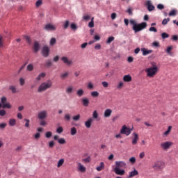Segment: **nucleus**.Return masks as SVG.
<instances>
[{"mask_svg": "<svg viewBox=\"0 0 178 178\" xmlns=\"http://www.w3.org/2000/svg\"><path fill=\"white\" fill-rule=\"evenodd\" d=\"M115 167L114 168V172L115 175H118L120 176H123L125 173V170L122 169L126 168L127 166V163L124 161H117L115 162Z\"/></svg>", "mask_w": 178, "mask_h": 178, "instance_id": "obj_1", "label": "nucleus"}, {"mask_svg": "<svg viewBox=\"0 0 178 178\" xmlns=\"http://www.w3.org/2000/svg\"><path fill=\"white\" fill-rule=\"evenodd\" d=\"M130 24L133 26V30L134 33H138V31H141V30H144V29H147V22H142L140 24H137V22L134 19H130Z\"/></svg>", "mask_w": 178, "mask_h": 178, "instance_id": "obj_2", "label": "nucleus"}, {"mask_svg": "<svg viewBox=\"0 0 178 178\" xmlns=\"http://www.w3.org/2000/svg\"><path fill=\"white\" fill-rule=\"evenodd\" d=\"M52 87V81L42 82L38 88V92H44Z\"/></svg>", "mask_w": 178, "mask_h": 178, "instance_id": "obj_3", "label": "nucleus"}, {"mask_svg": "<svg viewBox=\"0 0 178 178\" xmlns=\"http://www.w3.org/2000/svg\"><path fill=\"white\" fill-rule=\"evenodd\" d=\"M147 72V77H154L158 73V67H149L145 70Z\"/></svg>", "mask_w": 178, "mask_h": 178, "instance_id": "obj_4", "label": "nucleus"}, {"mask_svg": "<svg viewBox=\"0 0 178 178\" xmlns=\"http://www.w3.org/2000/svg\"><path fill=\"white\" fill-rule=\"evenodd\" d=\"M173 145V143L172 141H165L161 142L160 143V147L163 151H168V149H170V147Z\"/></svg>", "mask_w": 178, "mask_h": 178, "instance_id": "obj_5", "label": "nucleus"}, {"mask_svg": "<svg viewBox=\"0 0 178 178\" xmlns=\"http://www.w3.org/2000/svg\"><path fill=\"white\" fill-rule=\"evenodd\" d=\"M133 131V127L129 128L126 125H123L120 129V134H124V136H130Z\"/></svg>", "mask_w": 178, "mask_h": 178, "instance_id": "obj_6", "label": "nucleus"}, {"mask_svg": "<svg viewBox=\"0 0 178 178\" xmlns=\"http://www.w3.org/2000/svg\"><path fill=\"white\" fill-rule=\"evenodd\" d=\"M48 118V111L47 110H42L38 113V118L39 120H44Z\"/></svg>", "mask_w": 178, "mask_h": 178, "instance_id": "obj_7", "label": "nucleus"}, {"mask_svg": "<svg viewBox=\"0 0 178 178\" xmlns=\"http://www.w3.org/2000/svg\"><path fill=\"white\" fill-rule=\"evenodd\" d=\"M163 168H165V163L161 161L155 162L152 165V168L155 170H159V169H163Z\"/></svg>", "mask_w": 178, "mask_h": 178, "instance_id": "obj_8", "label": "nucleus"}, {"mask_svg": "<svg viewBox=\"0 0 178 178\" xmlns=\"http://www.w3.org/2000/svg\"><path fill=\"white\" fill-rule=\"evenodd\" d=\"M51 52V49H49V47L48 46H44L42 48V55L44 56V58H48L49 56V53Z\"/></svg>", "mask_w": 178, "mask_h": 178, "instance_id": "obj_9", "label": "nucleus"}, {"mask_svg": "<svg viewBox=\"0 0 178 178\" xmlns=\"http://www.w3.org/2000/svg\"><path fill=\"white\" fill-rule=\"evenodd\" d=\"M44 30L47 31H55V30H56V26L52 24H47L44 26Z\"/></svg>", "mask_w": 178, "mask_h": 178, "instance_id": "obj_10", "label": "nucleus"}, {"mask_svg": "<svg viewBox=\"0 0 178 178\" xmlns=\"http://www.w3.org/2000/svg\"><path fill=\"white\" fill-rule=\"evenodd\" d=\"M145 5L147 6V10L149 12H152V10H155V6L152 5V3H151V1H145Z\"/></svg>", "mask_w": 178, "mask_h": 178, "instance_id": "obj_11", "label": "nucleus"}, {"mask_svg": "<svg viewBox=\"0 0 178 178\" xmlns=\"http://www.w3.org/2000/svg\"><path fill=\"white\" fill-rule=\"evenodd\" d=\"M61 60L65 63V65H67V66H72L73 65V61L70 59H68L67 57H62Z\"/></svg>", "mask_w": 178, "mask_h": 178, "instance_id": "obj_12", "label": "nucleus"}, {"mask_svg": "<svg viewBox=\"0 0 178 178\" xmlns=\"http://www.w3.org/2000/svg\"><path fill=\"white\" fill-rule=\"evenodd\" d=\"M77 169L81 173H84L86 170V166L80 162L77 163Z\"/></svg>", "mask_w": 178, "mask_h": 178, "instance_id": "obj_13", "label": "nucleus"}, {"mask_svg": "<svg viewBox=\"0 0 178 178\" xmlns=\"http://www.w3.org/2000/svg\"><path fill=\"white\" fill-rule=\"evenodd\" d=\"M132 136H134V138H132L131 143L133 145H137V143L138 141V134L136 132H134L132 134Z\"/></svg>", "mask_w": 178, "mask_h": 178, "instance_id": "obj_14", "label": "nucleus"}, {"mask_svg": "<svg viewBox=\"0 0 178 178\" xmlns=\"http://www.w3.org/2000/svg\"><path fill=\"white\" fill-rule=\"evenodd\" d=\"M70 75V73L67 71H65V72L60 74V79L61 80H66V79H67Z\"/></svg>", "mask_w": 178, "mask_h": 178, "instance_id": "obj_15", "label": "nucleus"}, {"mask_svg": "<svg viewBox=\"0 0 178 178\" xmlns=\"http://www.w3.org/2000/svg\"><path fill=\"white\" fill-rule=\"evenodd\" d=\"M94 122V119L90 118L88 119L87 121L85 122V127L86 129H90L91 127V124H92V122Z\"/></svg>", "mask_w": 178, "mask_h": 178, "instance_id": "obj_16", "label": "nucleus"}, {"mask_svg": "<svg viewBox=\"0 0 178 178\" xmlns=\"http://www.w3.org/2000/svg\"><path fill=\"white\" fill-rule=\"evenodd\" d=\"M134 176H138V171L136 170V168L134 169V170L129 172V178L134 177Z\"/></svg>", "mask_w": 178, "mask_h": 178, "instance_id": "obj_17", "label": "nucleus"}, {"mask_svg": "<svg viewBox=\"0 0 178 178\" xmlns=\"http://www.w3.org/2000/svg\"><path fill=\"white\" fill-rule=\"evenodd\" d=\"M173 46H168L165 50V52L168 54V55H170V56H173Z\"/></svg>", "mask_w": 178, "mask_h": 178, "instance_id": "obj_18", "label": "nucleus"}, {"mask_svg": "<svg viewBox=\"0 0 178 178\" xmlns=\"http://www.w3.org/2000/svg\"><path fill=\"white\" fill-rule=\"evenodd\" d=\"M111 115H112V109L107 108L104 111V118H111Z\"/></svg>", "mask_w": 178, "mask_h": 178, "instance_id": "obj_19", "label": "nucleus"}, {"mask_svg": "<svg viewBox=\"0 0 178 178\" xmlns=\"http://www.w3.org/2000/svg\"><path fill=\"white\" fill-rule=\"evenodd\" d=\"M141 51L143 52V56H147V55H149V54H152V50H148L145 48L141 49Z\"/></svg>", "mask_w": 178, "mask_h": 178, "instance_id": "obj_20", "label": "nucleus"}, {"mask_svg": "<svg viewBox=\"0 0 178 178\" xmlns=\"http://www.w3.org/2000/svg\"><path fill=\"white\" fill-rule=\"evenodd\" d=\"M74 90V88H73L72 86H70L66 88L65 92L66 94H72L73 93Z\"/></svg>", "mask_w": 178, "mask_h": 178, "instance_id": "obj_21", "label": "nucleus"}, {"mask_svg": "<svg viewBox=\"0 0 178 178\" xmlns=\"http://www.w3.org/2000/svg\"><path fill=\"white\" fill-rule=\"evenodd\" d=\"M170 131H172V126L168 127V130L163 134V137H168L170 134Z\"/></svg>", "mask_w": 178, "mask_h": 178, "instance_id": "obj_22", "label": "nucleus"}, {"mask_svg": "<svg viewBox=\"0 0 178 178\" xmlns=\"http://www.w3.org/2000/svg\"><path fill=\"white\" fill-rule=\"evenodd\" d=\"M77 97H83L84 95V90L83 88H79L76 90Z\"/></svg>", "mask_w": 178, "mask_h": 178, "instance_id": "obj_23", "label": "nucleus"}, {"mask_svg": "<svg viewBox=\"0 0 178 178\" xmlns=\"http://www.w3.org/2000/svg\"><path fill=\"white\" fill-rule=\"evenodd\" d=\"M104 169H105V163H104V162H101L100 165L96 168L97 172H101V170H104Z\"/></svg>", "mask_w": 178, "mask_h": 178, "instance_id": "obj_24", "label": "nucleus"}, {"mask_svg": "<svg viewBox=\"0 0 178 178\" xmlns=\"http://www.w3.org/2000/svg\"><path fill=\"white\" fill-rule=\"evenodd\" d=\"M123 81H125V83H130V81H131V76L130 75L124 76Z\"/></svg>", "mask_w": 178, "mask_h": 178, "instance_id": "obj_25", "label": "nucleus"}, {"mask_svg": "<svg viewBox=\"0 0 178 178\" xmlns=\"http://www.w3.org/2000/svg\"><path fill=\"white\" fill-rule=\"evenodd\" d=\"M8 124L12 127H13V126H16V120L15 118H10L8 120Z\"/></svg>", "mask_w": 178, "mask_h": 178, "instance_id": "obj_26", "label": "nucleus"}, {"mask_svg": "<svg viewBox=\"0 0 178 178\" xmlns=\"http://www.w3.org/2000/svg\"><path fill=\"white\" fill-rule=\"evenodd\" d=\"M89 104H90V100H88V99L87 98L82 99V105L83 106H88Z\"/></svg>", "mask_w": 178, "mask_h": 178, "instance_id": "obj_27", "label": "nucleus"}, {"mask_svg": "<svg viewBox=\"0 0 178 178\" xmlns=\"http://www.w3.org/2000/svg\"><path fill=\"white\" fill-rule=\"evenodd\" d=\"M63 163H65V159H59L57 163V168H61V166H63Z\"/></svg>", "mask_w": 178, "mask_h": 178, "instance_id": "obj_28", "label": "nucleus"}, {"mask_svg": "<svg viewBox=\"0 0 178 178\" xmlns=\"http://www.w3.org/2000/svg\"><path fill=\"white\" fill-rule=\"evenodd\" d=\"M44 77H45V73L42 72L35 78V80L40 81L41 79H44Z\"/></svg>", "mask_w": 178, "mask_h": 178, "instance_id": "obj_29", "label": "nucleus"}, {"mask_svg": "<svg viewBox=\"0 0 178 178\" xmlns=\"http://www.w3.org/2000/svg\"><path fill=\"white\" fill-rule=\"evenodd\" d=\"M26 70L28 72H33L34 70V65H33L32 63L29 64L26 66Z\"/></svg>", "mask_w": 178, "mask_h": 178, "instance_id": "obj_30", "label": "nucleus"}, {"mask_svg": "<svg viewBox=\"0 0 178 178\" xmlns=\"http://www.w3.org/2000/svg\"><path fill=\"white\" fill-rule=\"evenodd\" d=\"M2 108L3 109H10V108H12V104H10V103H9V102H7V103L3 104Z\"/></svg>", "mask_w": 178, "mask_h": 178, "instance_id": "obj_31", "label": "nucleus"}, {"mask_svg": "<svg viewBox=\"0 0 178 178\" xmlns=\"http://www.w3.org/2000/svg\"><path fill=\"white\" fill-rule=\"evenodd\" d=\"M72 118V115L70 113H66L64 115V119L67 122H70V119Z\"/></svg>", "mask_w": 178, "mask_h": 178, "instance_id": "obj_32", "label": "nucleus"}, {"mask_svg": "<svg viewBox=\"0 0 178 178\" xmlns=\"http://www.w3.org/2000/svg\"><path fill=\"white\" fill-rule=\"evenodd\" d=\"M91 97H93V98H95L97 97H99V92L98 91H92L90 92Z\"/></svg>", "mask_w": 178, "mask_h": 178, "instance_id": "obj_33", "label": "nucleus"}, {"mask_svg": "<svg viewBox=\"0 0 178 178\" xmlns=\"http://www.w3.org/2000/svg\"><path fill=\"white\" fill-rule=\"evenodd\" d=\"M19 86H23L24 84H26V79L23 77H20L19 79Z\"/></svg>", "mask_w": 178, "mask_h": 178, "instance_id": "obj_34", "label": "nucleus"}, {"mask_svg": "<svg viewBox=\"0 0 178 178\" xmlns=\"http://www.w3.org/2000/svg\"><path fill=\"white\" fill-rule=\"evenodd\" d=\"M1 104L3 105H5V104H6L8 102V98H6V97H2L1 98Z\"/></svg>", "mask_w": 178, "mask_h": 178, "instance_id": "obj_35", "label": "nucleus"}, {"mask_svg": "<svg viewBox=\"0 0 178 178\" xmlns=\"http://www.w3.org/2000/svg\"><path fill=\"white\" fill-rule=\"evenodd\" d=\"M87 88H88V90H94L95 86L92 82H88Z\"/></svg>", "mask_w": 178, "mask_h": 178, "instance_id": "obj_36", "label": "nucleus"}, {"mask_svg": "<svg viewBox=\"0 0 178 178\" xmlns=\"http://www.w3.org/2000/svg\"><path fill=\"white\" fill-rule=\"evenodd\" d=\"M9 90L10 91H12L13 94H15V92H16V86H9Z\"/></svg>", "mask_w": 178, "mask_h": 178, "instance_id": "obj_37", "label": "nucleus"}, {"mask_svg": "<svg viewBox=\"0 0 178 178\" xmlns=\"http://www.w3.org/2000/svg\"><path fill=\"white\" fill-rule=\"evenodd\" d=\"M24 38L25 40V41H26L28 42V44H31V38H30V36H27V35H24Z\"/></svg>", "mask_w": 178, "mask_h": 178, "instance_id": "obj_38", "label": "nucleus"}, {"mask_svg": "<svg viewBox=\"0 0 178 178\" xmlns=\"http://www.w3.org/2000/svg\"><path fill=\"white\" fill-rule=\"evenodd\" d=\"M176 15H177V10L175 9L169 13V16H176Z\"/></svg>", "mask_w": 178, "mask_h": 178, "instance_id": "obj_39", "label": "nucleus"}, {"mask_svg": "<svg viewBox=\"0 0 178 178\" xmlns=\"http://www.w3.org/2000/svg\"><path fill=\"white\" fill-rule=\"evenodd\" d=\"M76 133H77V129H76V127L71 128V136H76Z\"/></svg>", "mask_w": 178, "mask_h": 178, "instance_id": "obj_40", "label": "nucleus"}, {"mask_svg": "<svg viewBox=\"0 0 178 178\" xmlns=\"http://www.w3.org/2000/svg\"><path fill=\"white\" fill-rule=\"evenodd\" d=\"M80 118H81V115L80 114H78L76 115H74L72 119L74 122H77V120H80Z\"/></svg>", "mask_w": 178, "mask_h": 178, "instance_id": "obj_41", "label": "nucleus"}, {"mask_svg": "<svg viewBox=\"0 0 178 178\" xmlns=\"http://www.w3.org/2000/svg\"><path fill=\"white\" fill-rule=\"evenodd\" d=\"M82 162H84L85 163H88L91 162V158L87 157V158L83 159Z\"/></svg>", "mask_w": 178, "mask_h": 178, "instance_id": "obj_42", "label": "nucleus"}, {"mask_svg": "<svg viewBox=\"0 0 178 178\" xmlns=\"http://www.w3.org/2000/svg\"><path fill=\"white\" fill-rule=\"evenodd\" d=\"M24 120V122H26L25 127H27V128L30 127V120L25 118Z\"/></svg>", "mask_w": 178, "mask_h": 178, "instance_id": "obj_43", "label": "nucleus"}, {"mask_svg": "<svg viewBox=\"0 0 178 178\" xmlns=\"http://www.w3.org/2000/svg\"><path fill=\"white\" fill-rule=\"evenodd\" d=\"M56 133H58V134H60V133H63V127H58L56 129Z\"/></svg>", "mask_w": 178, "mask_h": 178, "instance_id": "obj_44", "label": "nucleus"}, {"mask_svg": "<svg viewBox=\"0 0 178 178\" xmlns=\"http://www.w3.org/2000/svg\"><path fill=\"white\" fill-rule=\"evenodd\" d=\"M170 22V18H165L163 21H162V24H163V26L168 24V22Z\"/></svg>", "mask_w": 178, "mask_h": 178, "instance_id": "obj_45", "label": "nucleus"}, {"mask_svg": "<svg viewBox=\"0 0 178 178\" xmlns=\"http://www.w3.org/2000/svg\"><path fill=\"white\" fill-rule=\"evenodd\" d=\"M92 118L93 119H98V112L97 111V110L93 111Z\"/></svg>", "mask_w": 178, "mask_h": 178, "instance_id": "obj_46", "label": "nucleus"}, {"mask_svg": "<svg viewBox=\"0 0 178 178\" xmlns=\"http://www.w3.org/2000/svg\"><path fill=\"white\" fill-rule=\"evenodd\" d=\"M45 137L47 138H51V137H52V132H51V131L46 132Z\"/></svg>", "mask_w": 178, "mask_h": 178, "instance_id": "obj_47", "label": "nucleus"}, {"mask_svg": "<svg viewBox=\"0 0 178 178\" xmlns=\"http://www.w3.org/2000/svg\"><path fill=\"white\" fill-rule=\"evenodd\" d=\"M127 13L129 14L130 16H133V9L131 8H129L127 10Z\"/></svg>", "mask_w": 178, "mask_h": 178, "instance_id": "obj_48", "label": "nucleus"}, {"mask_svg": "<svg viewBox=\"0 0 178 178\" xmlns=\"http://www.w3.org/2000/svg\"><path fill=\"white\" fill-rule=\"evenodd\" d=\"M42 5V0H38V1H36L35 3V6L37 8H40V6Z\"/></svg>", "mask_w": 178, "mask_h": 178, "instance_id": "obj_49", "label": "nucleus"}, {"mask_svg": "<svg viewBox=\"0 0 178 178\" xmlns=\"http://www.w3.org/2000/svg\"><path fill=\"white\" fill-rule=\"evenodd\" d=\"M115 38L113 36L109 37L107 40V44H111L112 41H114Z\"/></svg>", "mask_w": 178, "mask_h": 178, "instance_id": "obj_50", "label": "nucleus"}, {"mask_svg": "<svg viewBox=\"0 0 178 178\" xmlns=\"http://www.w3.org/2000/svg\"><path fill=\"white\" fill-rule=\"evenodd\" d=\"M56 44V39L55 38H52L50 40V45H54Z\"/></svg>", "mask_w": 178, "mask_h": 178, "instance_id": "obj_51", "label": "nucleus"}, {"mask_svg": "<svg viewBox=\"0 0 178 178\" xmlns=\"http://www.w3.org/2000/svg\"><path fill=\"white\" fill-rule=\"evenodd\" d=\"M47 124H48V123H47L46 121L44 120H41L40 122V126H47Z\"/></svg>", "mask_w": 178, "mask_h": 178, "instance_id": "obj_52", "label": "nucleus"}, {"mask_svg": "<svg viewBox=\"0 0 178 178\" xmlns=\"http://www.w3.org/2000/svg\"><path fill=\"white\" fill-rule=\"evenodd\" d=\"M58 143L59 144H66V140L65 138H61L60 140H58Z\"/></svg>", "mask_w": 178, "mask_h": 178, "instance_id": "obj_53", "label": "nucleus"}, {"mask_svg": "<svg viewBox=\"0 0 178 178\" xmlns=\"http://www.w3.org/2000/svg\"><path fill=\"white\" fill-rule=\"evenodd\" d=\"M122 87H123V82L122 81H120L118 83V84L117 85L118 90H120V88H122Z\"/></svg>", "mask_w": 178, "mask_h": 178, "instance_id": "obj_54", "label": "nucleus"}, {"mask_svg": "<svg viewBox=\"0 0 178 178\" xmlns=\"http://www.w3.org/2000/svg\"><path fill=\"white\" fill-rule=\"evenodd\" d=\"M34 52H38L40 51V45H35L33 47Z\"/></svg>", "mask_w": 178, "mask_h": 178, "instance_id": "obj_55", "label": "nucleus"}, {"mask_svg": "<svg viewBox=\"0 0 178 178\" xmlns=\"http://www.w3.org/2000/svg\"><path fill=\"white\" fill-rule=\"evenodd\" d=\"M102 86H103L104 88H107V87L109 86V83H108L106 81H103L102 82Z\"/></svg>", "mask_w": 178, "mask_h": 178, "instance_id": "obj_56", "label": "nucleus"}, {"mask_svg": "<svg viewBox=\"0 0 178 178\" xmlns=\"http://www.w3.org/2000/svg\"><path fill=\"white\" fill-rule=\"evenodd\" d=\"M52 65V61L51 60H47L46 61V66H48L49 67Z\"/></svg>", "mask_w": 178, "mask_h": 178, "instance_id": "obj_57", "label": "nucleus"}, {"mask_svg": "<svg viewBox=\"0 0 178 178\" xmlns=\"http://www.w3.org/2000/svg\"><path fill=\"white\" fill-rule=\"evenodd\" d=\"M161 37L162 38L165 39V38H169V34L166 33H163L161 34Z\"/></svg>", "mask_w": 178, "mask_h": 178, "instance_id": "obj_58", "label": "nucleus"}, {"mask_svg": "<svg viewBox=\"0 0 178 178\" xmlns=\"http://www.w3.org/2000/svg\"><path fill=\"white\" fill-rule=\"evenodd\" d=\"M149 31H153L154 33H156L158 30L156 29V28L152 26L149 28Z\"/></svg>", "mask_w": 178, "mask_h": 178, "instance_id": "obj_59", "label": "nucleus"}, {"mask_svg": "<svg viewBox=\"0 0 178 178\" xmlns=\"http://www.w3.org/2000/svg\"><path fill=\"white\" fill-rule=\"evenodd\" d=\"M34 137L35 140H38L41 137V134L38 132L34 135Z\"/></svg>", "mask_w": 178, "mask_h": 178, "instance_id": "obj_60", "label": "nucleus"}, {"mask_svg": "<svg viewBox=\"0 0 178 178\" xmlns=\"http://www.w3.org/2000/svg\"><path fill=\"white\" fill-rule=\"evenodd\" d=\"M72 30H77V25L76 24H71Z\"/></svg>", "mask_w": 178, "mask_h": 178, "instance_id": "obj_61", "label": "nucleus"}, {"mask_svg": "<svg viewBox=\"0 0 178 178\" xmlns=\"http://www.w3.org/2000/svg\"><path fill=\"white\" fill-rule=\"evenodd\" d=\"M129 162H130L131 163H136V157H131V158L129 159Z\"/></svg>", "mask_w": 178, "mask_h": 178, "instance_id": "obj_62", "label": "nucleus"}, {"mask_svg": "<svg viewBox=\"0 0 178 178\" xmlns=\"http://www.w3.org/2000/svg\"><path fill=\"white\" fill-rule=\"evenodd\" d=\"M6 115V111L5 110L0 111V116H5Z\"/></svg>", "mask_w": 178, "mask_h": 178, "instance_id": "obj_63", "label": "nucleus"}, {"mask_svg": "<svg viewBox=\"0 0 178 178\" xmlns=\"http://www.w3.org/2000/svg\"><path fill=\"white\" fill-rule=\"evenodd\" d=\"M65 30H66V29H67V27H69V21H66L64 24V26H63Z\"/></svg>", "mask_w": 178, "mask_h": 178, "instance_id": "obj_64", "label": "nucleus"}]
</instances>
